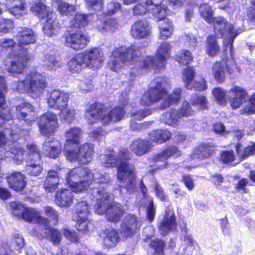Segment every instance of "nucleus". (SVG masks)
Segmentation results:
<instances>
[{
	"label": "nucleus",
	"instance_id": "1",
	"mask_svg": "<svg viewBox=\"0 0 255 255\" xmlns=\"http://www.w3.org/2000/svg\"><path fill=\"white\" fill-rule=\"evenodd\" d=\"M105 59L100 47H91L74 56L67 63L68 70L72 74L79 73L87 68L96 70L102 67Z\"/></svg>",
	"mask_w": 255,
	"mask_h": 255
},
{
	"label": "nucleus",
	"instance_id": "2",
	"mask_svg": "<svg viewBox=\"0 0 255 255\" xmlns=\"http://www.w3.org/2000/svg\"><path fill=\"white\" fill-rule=\"evenodd\" d=\"M130 152L124 148L119 151L118 158L120 161L117 167V178L120 182L126 183L125 188L127 192H133L136 188V171L134 164L130 163Z\"/></svg>",
	"mask_w": 255,
	"mask_h": 255
},
{
	"label": "nucleus",
	"instance_id": "3",
	"mask_svg": "<svg viewBox=\"0 0 255 255\" xmlns=\"http://www.w3.org/2000/svg\"><path fill=\"white\" fill-rule=\"evenodd\" d=\"M66 181L72 191L75 193L87 190L95 182L94 174L91 170L82 166L70 170L66 177Z\"/></svg>",
	"mask_w": 255,
	"mask_h": 255
},
{
	"label": "nucleus",
	"instance_id": "4",
	"mask_svg": "<svg viewBox=\"0 0 255 255\" xmlns=\"http://www.w3.org/2000/svg\"><path fill=\"white\" fill-rule=\"evenodd\" d=\"M48 85L41 74L30 71L22 80L16 83L15 89L20 93H26L32 97H37L43 93Z\"/></svg>",
	"mask_w": 255,
	"mask_h": 255
},
{
	"label": "nucleus",
	"instance_id": "5",
	"mask_svg": "<svg viewBox=\"0 0 255 255\" xmlns=\"http://www.w3.org/2000/svg\"><path fill=\"white\" fill-rule=\"evenodd\" d=\"M84 118L89 125L100 122L106 126L112 121V109L98 101L87 103L85 106Z\"/></svg>",
	"mask_w": 255,
	"mask_h": 255
},
{
	"label": "nucleus",
	"instance_id": "6",
	"mask_svg": "<svg viewBox=\"0 0 255 255\" xmlns=\"http://www.w3.org/2000/svg\"><path fill=\"white\" fill-rule=\"evenodd\" d=\"M48 8L43 3L37 2L33 3L30 10L40 19L46 18L42 30L45 35L51 36L59 33L61 25L57 18L53 17V11L49 10Z\"/></svg>",
	"mask_w": 255,
	"mask_h": 255
},
{
	"label": "nucleus",
	"instance_id": "7",
	"mask_svg": "<svg viewBox=\"0 0 255 255\" xmlns=\"http://www.w3.org/2000/svg\"><path fill=\"white\" fill-rule=\"evenodd\" d=\"M165 79L162 77H156L152 82L154 86L149 88L142 96L140 103L142 106H150L158 103L168 95L167 90L163 87Z\"/></svg>",
	"mask_w": 255,
	"mask_h": 255
},
{
	"label": "nucleus",
	"instance_id": "8",
	"mask_svg": "<svg viewBox=\"0 0 255 255\" xmlns=\"http://www.w3.org/2000/svg\"><path fill=\"white\" fill-rule=\"evenodd\" d=\"M26 149L25 170L28 174L37 176L43 170L40 149L34 143L27 144Z\"/></svg>",
	"mask_w": 255,
	"mask_h": 255
},
{
	"label": "nucleus",
	"instance_id": "9",
	"mask_svg": "<svg viewBox=\"0 0 255 255\" xmlns=\"http://www.w3.org/2000/svg\"><path fill=\"white\" fill-rule=\"evenodd\" d=\"M41 135L49 137L54 134L59 128L57 115L52 111H47L40 115L37 121Z\"/></svg>",
	"mask_w": 255,
	"mask_h": 255
},
{
	"label": "nucleus",
	"instance_id": "10",
	"mask_svg": "<svg viewBox=\"0 0 255 255\" xmlns=\"http://www.w3.org/2000/svg\"><path fill=\"white\" fill-rule=\"evenodd\" d=\"M93 154V146L85 143L78 147L77 151L73 148L68 150L64 155L71 162L77 161L80 164H86L92 160Z\"/></svg>",
	"mask_w": 255,
	"mask_h": 255
},
{
	"label": "nucleus",
	"instance_id": "11",
	"mask_svg": "<svg viewBox=\"0 0 255 255\" xmlns=\"http://www.w3.org/2000/svg\"><path fill=\"white\" fill-rule=\"evenodd\" d=\"M157 227L160 234L163 237L176 230V217L172 207L169 206L166 207L162 219L157 223Z\"/></svg>",
	"mask_w": 255,
	"mask_h": 255
},
{
	"label": "nucleus",
	"instance_id": "12",
	"mask_svg": "<svg viewBox=\"0 0 255 255\" xmlns=\"http://www.w3.org/2000/svg\"><path fill=\"white\" fill-rule=\"evenodd\" d=\"M140 47L134 48L133 46L128 47L126 46H121L116 48L113 51V56L115 59L113 60V71L118 62H121L123 63L126 62H133L137 58V51H139Z\"/></svg>",
	"mask_w": 255,
	"mask_h": 255
},
{
	"label": "nucleus",
	"instance_id": "13",
	"mask_svg": "<svg viewBox=\"0 0 255 255\" xmlns=\"http://www.w3.org/2000/svg\"><path fill=\"white\" fill-rule=\"evenodd\" d=\"M11 207L13 211L22 210L21 217L28 223H36L41 226V223L48 222L46 217L41 216L39 212L34 208L26 207L18 202L11 203Z\"/></svg>",
	"mask_w": 255,
	"mask_h": 255
},
{
	"label": "nucleus",
	"instance_id": "14",
	"mask_svg": "<svg viewBox=\"0 0 255 255\" xmlns=\"http://www.w3.org/2000/svg\"><path fill=\"white\" fill-rule=\"evenodd\" d=\"M64 45L75 51H80L87 46L89 42V39L83 33L80 31L69 32L64 34Z\"/></svg>",
	"mask_w": 255,
	"mask_h": 255
},
{
	"label": "nucleus",
	"instance_id": "15",
	"mask_svg": "<svg viewBox=\"0 0 255 255\" xmlns=\"http://www.w3.org/2000/svg\"><path fill=\"white\" fill-rule=\"evenodd\" d=\"M99 197L95 205V211L98 214L106 216L107 219L112 221V203L110 201V196L104 188H95Z\"/></svg>",
	"mask_w": 255,
	"mask_h": 255
},
{
	"label": "nucleus",
	"instance_id": "16",
	"mask_svg": "<svg viewBox=\"0 0 255 255\" xmlns=\"http://www.w3.org/2000/svg\"><path fill=\"white\" fill-rule=\"evenodd\" d=\"M181 154V151L177 146L170 145L165 147L160 152L154 154L151 159V161L154 163H162L161 164L158 165L159 168L165 169L169 165L167 161L169 158L171 157L176 158L180 156Z\"/></svg>",
	"mask_w": 255,
	"mask_h": 255
},
{
	"label": "nucleus",
	"instance_id": "17",
	"mask_svg": "<svg viewBox=\"0 0 255 255\" xmlns=\"http://www.w3.org/2000/svg\"><path fill=\"white\" fill-rule=\"evenodd\" d=\"M69 95L58 89L52 90L47 98V103L49 108L63 111L67 108Z\"/></svg>",
	"mask_w": 255,
	"mask_h": 255
},
{
	"label": "nucleus",
	"instance_id": "18",
	"mask_svg": "<svg viewBox=\"0 0 255 255\" xmlns=\"http://www.w3.org/2000/svg\"><path fill=\"white\" fill-rule=\"evenodd\" d=\"M228 57L221 60L215 61L211 68L214 79L219 84L223 83L226 79L227 74L231 75L234 73L233 68L227 64Z\"/></svg>",
	"mask_w": 255,
	"mask_h": 255
},
{
	"label": "nucleus",
	"instance_id": "19",
	"mask_svg": "<svg viewBox=\"0 0 255 255\" xmlns=\"http://www.w3.org/2000/svg\"><path fill=\"white\" fill-rule=\"evenodd\" d=\"M24 54L18 53L13 55V59L7 67V71L13 75H18L23 72L31 61V56L27 52Z\"/></svg>",
	"mask_w": 255,
	"mask_h": 255
},
{
	"label": "nucleus",
	"instance_id": "20",
	"mask_svg": "<svg viewBox=\"0 0 255 255\" xmlns=\"http://www.w3.org/2000/svg\"><path fill=\"white\" fill-rule=\"evenodd\" d=\"M35 108L30 103L25 102L15 106L16 117L19 121H23L31 126L36 120Z\"/></svg>",
	"mask_w": 255,
	"mask_h": 255
},
{
	"label": "nucleus",
	"instance_id": "21",
	"mask_svg": "<svg viewBox=\"0 0 255 255\" xmlns=\"http://www.w3.org/2000/svg\"><path fill=\"white\" fill-rule=\"evenodd\" d=\"M217 151V145L211 142H203L197 145L193 150V158L200 160L210 159L213 158Z\"/></svg>",
	"mask_w": 255,
	"mask_h": 255
},
{
	"label": "nucleus",
	"instance_id": "22",
	"mask_svg": "<svg viewBox=\"0 0 255 255\" xmlns=\"http://www.w3.org/2000/svg\"><path fill=\"white\" fill-rule=\"evenodd\" d=\"M141 224L138 218L134 214H128L121 225V233L126 238H132L140 229Z\"/></svg>",
	"mask_w": 255,
	"mask_h": 255
},
{
	"label": "nucleus",
	"instance_id": "23",
	"mask_svg": "<svg viewBox=\"0 0 255 255\" xmlns=\"http://www.w3.org/2000/svg\"><path fill=\"white\" fill-rule=\"evenodd\" d=\"M151 28L149 22L144 19L135 21L131 25L130 34L134 39H143L150 36Z\"/></svg>",
	"mask_w": 255,
	"mask_h": 255
},
{
	"label": "nucleus",
	"instance_id": "24",
	"mask_svg": "<svg viewBox=\"0 0 255 255\" xmlns=\"http://www.w3.org/2000/svg\"><path fill=\"white\" fill-rule=\"evenodd\" d=\"M228 93V99L233 109L239 108L249 97L246 90L238 86H233Z\"/></svg>",
	"mask_w": 255,
	"mask_h": 255
},
{
	"label": "nucleus",
	"instance_id": "25",
	"mask_svg": "<svg viewBox=\"0 0 255 255\" xmlns=\"http://www.w3.org/2000/svg\"><path fill=\"white\" fill-rule=\"evenodd\" d=\"M81 133L82 130L78 127L71 128L65 132L66 140L63 147L64 153L68 151V150L73 148L74 145L80 144Z\"/></svg>",
	"mask_w": 255,
	"mask_h": 255
},
{
	"label": "nucleus",
	"instance_id": "26",
	"mask_svg": "<svg viewBox=\"0 0 255 255\" xmlns=\"http://www.w3.org/2000/svg\"><path fill=\"white\" fill-rule=\"evenodd\" d=\"M9 187L16 191H21L25 187L27 181L25 175L20 171H13L6 176Z\"/></svg>",
	"mask_w": 255,
	"mask_h": 255
},
{
	"label": "nucleus",
	"instance_id": "27",
	"mask_svg": "<svg viewBox=\"0 0 255 255\" xmlns=\"http://www.w3.org/2000/svg\"><path fill=\"white\" fill-rule=\"evenodd\" d=\"M17 45L20 48L35 43L36 36L32 29L24 27L18 31L16 35Z\"/></svg>",
	"mask_w": 255,
	"mask_h": 255
},
{
	"label": "nucleus",
	"instance_id": "28",
	"mask_svg": "<svg viewBox=\"0 0 255 255\" xmlns=\"http://www.w3.org/2000/svg\"><path fill=\"white\" fill-rule=\"evenodd\" d=\"M72 192L67 188H61L56 191L54 201L56 204L60 207H68L73 202Z\"/></svg>",
	"mask_w": 255,
	"mask_h": 255
},
{
	"label": "nucleus",
	"instance_id": "29",
	"mask_svg": "<svg viewBox=\"0 0 255 255\" xmlns=\"http://www.w3.org/2000/svg\"><path fill=\"white\" fill-rule=\"evenodd\" d=\"M45 155L55 159L61 152L62 147L58 140L54 138H47L43 143Z\"/></svg>",
	"mask_w": 255,
	"mask_h": 255
},
{
	"label": "nucleus",
	"instance_id": "30",
	"mask_svg": "<svg viewBox=\"0 0 255 255\" xmlns=\"http://www.w3.org/2000/svg\"><path fill=\"white\" fill-rule=\"evenodd\" d=\"M130 149L137 156H141L151 150V144L148 139L137 138L130 145Z\"/></svg>",
	"mask_w": 255,
	"mask_h": 255
},
{
	"label": "nucleus",
	"instance_id": "31",
	"mask_svg": "<svg viewBox=\"0 0 255 255\" xmlns=\"http://www.w3.org/2000/svg\"><path fill=\"white\" fill-rule=\"evenodd\" d=\"M157 21H160L158 24L160 37L162 39H167L173 34L174 27L172 20L166 17V16L159 19L155 18Z\"/></svg>",
	"mask_w": 255,
	"mask_h": 255
},
{
	"label": "nucleus",
	"instance_id": "32",
	"mask_svg": "<svg viewBox=\"0 0 255 255\" xmlns=\"http://www.w3.org/2000/svg\"><path fill=\"white\" fill-rule=\"evenodd\" d=\"M218 36L214 34H209L207 36L205 52L210 57H216L220 53V47L217 40Z\"/></svg>",
	"mask_w": 255,
	"mask_h": 255
},
{
	"label": "nucleus",
	"instance_id": "33",
	"mask_svg": "<svg viewBox=\"0 0 255 255\" xmlns=\"http://www.w3.org/2000/svg\"><path fill=\"white\" fill-rule=\"evenodd\" d=\"M164 0H145L146 5L154 6L151 10V13L154 18L161 19L168 14V8L166 6L161 5Z\"/></svg>",
	"mask_w": 255,
	"mask_h": 255
},
{
	"label": "nucleus",
	"instance_id": "34",
	"mask_svg": "<svg viewBox=\"0 0 255 255\" xmlns=\"http://www.w3.org/2000/svg\"><path fill=\"white\" fill-rule=\"evenodd\" d=\"M208 23L212 24L214 35L220 36L221 38L223 37L228 24L226 18L222 16L213 17Z\"/></svg>",
	"mask_w": 255,
	"mask_h": 255
},
{
	"label": "nucleus",
	"instance_id": "35",
	"mask_svg": "<svg viewBox=\"0 0 255 255\" xmlns=\"http://www.w3.org/2000/svg\"><path fill=\"white\" fill-rule=\"evenodd\" d=\"M171 134L167 129H156L148 133L149 140L157 143H163L168 140Z\"/></svg>",
	"mask_w": 255,
	"mask_h": 255
},
{
	"label": "nucleus",
	"instance_id": "36",
	"mask_svg": "<svg viewBox=\"0 0 255 255\" xmlns=\"http://www.w3.org/2000/svg\"><path fill=\"white\" fill-rule=\"evenodd\" d=\"M182 90L180 88L175 89L172 93L169 95L160 105V109L165 110L172 105L178 104L181 98Z\"/></svg>",
	"mask_w": 255,
	"mask_h": 255
},
{
	"label": "nucleus",
	"instance_id": "37",
	"mask_svg": "<svg viewBox=\"0 0 255 255\" xmlns=\"http://www.w3.org/2000/svg\"><path fill=\"white\" fill-rule=\"evenodd\" d=\"M46 230L44 232V238L48 241L51 242L54 245H59L62 240V237L60 231L55 228L48 227H44Z\"/></svg>",
	"mask_w": 255,
	"mask_h": 255
},
{
	"label": "nucleus",
	"instance_id": "38",
	"mask_svg": "<svg viewBox=\"0 0 255 255\" xmlns=\"http://www.w3.org/2000/svg\"><path fill=\"white\" fill-rule=\"evenodd\" d=\"M53 3L56 4V9L61 16H69L75 10L74 5L63 0H53Z\"/></svg>",
	"mask_w": 255,
	"mask_h": 255
},
{
	"label": "nucleus",
	"instance_id": "39",
	"mask_svg": "<svg viewBox=\"0 0 255 255\" xmlns=\"http://www.w3.org/2000/svg\"><path fill=\"white\" fill-rule=\"evenodd\" d=\"M160 64L155 58L151 56H145L139 63V68L141 70L149 71L152 69L159 70L160 69Z\"/></svg>",
	"mask_w": 255,
	"mask_h": 255
},
{
	"label": "nucleus",
	"instance_id": "40",
	"mask_svg": "<svg viewBox=\"0 0 255 255\" xmlns=\"http://www.w3.org/2000/svg\"><path fill=\"white\" fill-rule=\"evenodd\" d=\"M45 215L47 216L46 219L48 222L46 223H41V226L48 228L52 222L53 225H56L59 222V215L57 211L51 206H46L44 208Z\"/></svg>",
	"mask_w": 255,
	"mask_h": 255
},
{
	"label": "nucleus",
	"instance_id": "41",
	"mask_svg": "<svg viewBox=\"0 0 255 255\" xmlns=\"http://www.w3.org/2000/svg\"><path fill=\"white\" fill-rule=\"evenodd\" d=\"M97 28L103 32L109 29L112 24V10H108L107 13L103 12L99 16Z\"/></svg>",
	"mask_w": 255,
	"mask_h": 255
},
{
	"label": "nucleus",
	"instance_id": "42",
	"mask_svg": "<svg viewBox=\"0 0 255 255\" xmlns=\"http://www.w3.org/2000/svg\"><path fill=\"white\" fill-rule=\"evenodd\" d=\"M243 145L241 142H237L235 145L236 154L241 158L244 159L254 154L255 152V143L246 146L242 150Z\"/></svg>",
	"mask_w": 255,
	"mask_h": 255
},
{
	"label": "nucleus",
	"instance_id": "43",
	"mask_svg": "<svg viewBox=\"0 0 255 255\" xmlns=\"http://www.w3.org/2000/svg\"><path fill=\"white\" fill-rule=\"evenodd\" d=\"M175 59L180 65L187 66L193 60V57L187 49H182L175 55Z\"/></svg>",
	"mask_w": 255,
	"mask_h": 255
},
{
	"label": "nucleus",
	"instance_id": "44",
	"mask_svg": "<svg viewBox=\"0 0 255 255\" xmlns=\"http://www.w3.org/2000/svg\"><path fill=\"white\" fill-rule=\"evenodd\" d=\"M170 45L167 42H163L157 49L156 57L158 63L163 66L166 62V57L168 56L170 50Z\"/></svg>",
	"mask_w": 255,
	"mask_h": 255
},
{
	"label": "nucleus",
	"instance_id": "45",
	"mask_svg": "<svg viewBox=\"0 0 255 255\" xmlns=\"http://www.w3.org/2000/svg\"><path fill=\"white\" fill-rule=\"evenodd\" d=\"M182 79L186 88H191L190 85L192 84L196 75V71L193 66H187L182 72Z\"/></svg>",
	"mask_w": 255,
	"mask_h": 255
},
{
	"label": "nucleus",
	"instance_id": "46",
	"mask_svg": "<svg viewBox=\"0 0 255 255\" xmlns=\"http://www.w3.org/2000/svg\"><path fill=\"white\" fill-rule=\"evenodd\" d=\"M89 14L77 12L71 21L72 28H81L86 26L88 23Z\"/></svg>",
	"mask_w": 255,
	"mask_h": 255
},
{
	"label": "nucleus",
	"instance_id": "47",
	"mask_svg": "<svg viewBox=\"0 0 255 255\" xmlns=\"http://www.w3.org/2000/svg\"><path fill=\"white\" fill-rule=\"evenodd\" d=\"M236 160V155L233 150H224L219 155V161L223 164L233 165Z\"/></svg>",
	"mask_w": 255,
	"mask_h": 255
},
{
	"label": "nucleus",
	"instance_id": "48",
	"mask_svg": "<svg viewBox=\"0 0 255 255\" xmlns=\"http://www.w3.org/2000/svg\"><path fill=\"white\" fill-rule=\"evenodd\" d=\"M16 3L8 8V11L16 18L24 15L26 10V3L23 0H16Z\"/></svg>",
	"mask_w": 255,
	"mask_h": 255
},
{
	"label": "nucleus",
	"instance_id": "49",
	"mask_svg": "<svg viewBox=\"0 0 255 255\" xmlns=\"http://www.w3.org/2000/svg\"><path fill=\"white\" fill-rule=\"evenodd\" d=\"M149 245L154 251L151 255H165L164 249L166 246V243L163 240L155 238L150 241Z\"/></svg>",
	"mask_w": 255,
	"mask_h": 255
},
{
	"label": "nucleus",
	"instance_id": "50",
	"mask_svg": "<svg viewBox=\"0 0 255 255\" xmlns=\"http://www.w3.org/2000/svg\"><path fill=\"white\" fill-rule=\"evenodd\" d=\"M189 103L192 106H197L201 110L208 109V100L206 97L203 95L194 94L192 95Z\"/></svg>",
	"mask_w": 255,
	"mask_h": 255
},
{
	"label": "nucleus",
	"instance_id": "51",
	"mask_svg": "<svg viewBox=\"0 0 255 255\" xmlns=\"http://www.w3.org/2000/svg\"><path fill=\"white\" fill-rule=\"evenodd\" d=\"M89 205L86 201L78 202L75 206V213L77 215L76 218H88L90 213Z\"/></svg>",
	"mask_w": 255,
	"mask_h": 255
},
{
	"label": "nucleus",
	"instance_id": "52",
	"mask_svg": "<svg viewBox=\"0 0 255 255\" xmlns=\"http://www.w3.org/2000/svg\"><path fill=\"white\" fill-rule=\"evenodd\" d=\"M128 99H126L122 104V107L119 106L113 108V122H119L123 118L126 114V110L124 108L128 106Z\"/></svg>",
	"mask_w": 255,
	"mask_h": 255
},
{
	"label": "nucleus",
	"instance_id": "53",
	"mask_svg": "<svg viewBox=\"0 0 255 255\" xmlns=\"http://www.w3.org/2000/svg\"><path fill=\"white\" fill-rule=\"evenodd\" d=\"M181 118L178 111L172 109L169 113L166 114L165 123L173 127H176Z\"/></svg>",
	"mask_w": 255,
	"mask_h": 255
},
{
	"label": "nucleus",
	"instance_id": "54",
	"mask_svg": "<svg viewBox=\"0 0 255 255\" xmlns=\"http://www.w3.org/2000/svg\"><path fill=\"white\" fill-rule=\"evenodd\" d=\"M198 11L201 17L207 23L211 21L213 17L214 11L212 7L207 3L201 4L199 6Z\"/></svg>",
	"mask_w": 255,
	"mask_h": 255
},
{
	"label": "nucleus",
	"instance_id": "55",
	"mask_svg": "<svg viewBox=\"0 0 255 255\" xmlns=\"http://www.w3.org/2000/svg\"><path fill=\"white\" fill-rule=\"evenodd\" d=\"M61 111V121L68 124H71L75 120L76 111L74 109L66 108Z\"/></svg>",
	"mask_w": 255,
	"mask_h": 255
},
{
	"label": "nucleus",
	"instance_id": "56",
	"mask_svg": "<svg viewBox=\"0 0 255 255\" xmlns=\"http://www.w3.org/2000/svg\"><path fill=\"white\" fill-rule=\"evenodd\" d=\"M77 231L82 235H85L89 232V221L88 218H76Z\"/></svg>",
	"mask_w": 255,
	"mask_h": 255
},
{
	"label": "nucleus",
	"instance_id": "57",
	"mask_svg": "<svg viewBox=\"0 0 255 255\" xmlns=\"http://www.w3.org/2000/svg\"><path fill=\"white\" fill-rule=\"evenodd\" d=\"M14 27L13 20L8 18H0V32L6 34L10 32Z\"/></svg>",
	"mask_w": 255,
	"mask_h": 255
},
{
	"label": "nucleus",
	"instance_id": "58",
	"mask_svg": "<svg viewBox=\"0 0 255 255\" xmlns=\"http://www.w3.org/2000/svg\"><path fill=\"white\" fill-rule=\"evenodd\" d=\"M181 118L189 117L194 115L195 111L191 107V105L187 101H183L181 106L178 111Z\"/></svg>",
	"mask_w": 255,
	"mask_h": 255
},
{
	"label": "nucleus",
	"instance_id": "59",
	"mask_svg": "<svg viewBox=\"0 0 255 255\" xmlns=\"http://www.w3.org/2000/svg\"><path fill=\"white\" fill-rule=\"evenodd\" d=\"M59 181L51 178H45L43 181V187L45 191L48 193L55 192L58 188Z\"/></svg>",
	"mask_w": 255,
	"mask_h": 255
},
{
	"label": "nucleus",
	"instance_id": "60",
	"mask_svg": "<svg viewBox=\"0 0 255 255\" xmlns=\"http://www.w3.org/2000/svg\"><path fill=\"white\" fill-rule=\"evenodd\" d=\"M212 93L217 102L221 104H225L226 103V92L220 87L214 88L212 90Z\"/></svg>",
	"mask_w": 255,
	"mask_h": 255
},
{
	"label": "nucleus",
	"instance_id": "61",
	"mask_svg": "<svg viewBox=\"0 0 255 255\" xmlns=\"http://www.w3.org/2000/svg\"><path fill=\"white\" fill-rule=\"evenodd\" d=\"M191 88H187L189 90H194L196 91L202 92L207 89V84L206 80L203 77H201L199 80L193 81L192 84L190 85Z\"/></svg>",
	"mask_w": 255,
	"mask_h": 255
},
{
	"label": "nucleus",
	"instance_id": "62",
	"mask_svg": "<svg viewBox=\"0 0 255 255\" xmlns=\"http://www.w3.org/2000/svg\"><path fill=\"white\" fill-rule=\"evenodd\" d=\"M9 152L13 155V159L21 161L23 158L25 150L19 145H16L10 148Z\"/></svg>",
	"mask_w": 255,
	"mask_h": 255
},
{
	"label": "nucleus",
	"instance_id": "63",
	"mask_svg": "<svg viewBox=\"0 0 255 255\" xmlns=\"http://www.w3.org/2000/svg\"><path fill=\"white\" fill-rule=\"evenodd\" d=\"M156 208L154 204L153 199H151L146 208V218L149 222H152L154 218Z\"/></svg>",
	"mask_w": 255,
	"mask_h": 255
},
{
	"label": "nucleus",
	"instance_id": "64",
	"mask_svg": "<svg viewBox=\"0 0 255 255\" xmlns=\"http://www.w3.org/2000/svg\"><path fill=\"white\" fill-rule=\"evenodd\" d=\"M63 234L64 237L71 242L79 243L80 241L79 236L74 231L64 229Z\"/></svg>",
	"mask_w": 255,
	"mask_h": 255
}]
</instances>
